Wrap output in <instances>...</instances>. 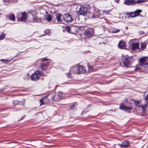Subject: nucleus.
<instances>
[{"instance_id":"obj_1","label":"nucleus","mask_w":148,"mask_h":148,"mask_svg":"<svg viewBox=\"0 0 148 148\" xmlns=\"http://www.w3.org/2000/svg\"><path fill=\"white\" fill-rule=\"evenodd\" d=\"M141 69L146 72H148V57L141 59L139 61Z\"/></svg>"},{"instance_id":"obj_2","label":"nucleus","mask_w":148,"mask_h":148,"mask_svg":"<svg viewBox=\"0 0 148 148\" xmlns=\"http://www.w3.org/2000/svg\"><path fill=\"white\" fill-rule=\"evenodd\" d=\"M94 30L92 27L88 28L85 30L84 33V34L85 36L89 38L94 36Z\"/></svg>"},{"instance_id":"obj_3","label":"nucleus","mask_w":148,"mask_h":148,"mask_svg":"<svg viewBox=\"0 0 148 148\" xmlns=\"http://www.w3.org/2000/svg\"><path fill=\"white\" fill-rule=\"evenodd\" d=\"M41 75V72L37 70L34 73L30 76L31 79L33 81H37L38 80Z\"/></svg>"},{"instance_id":"obj_4","label":"nucleus","mask_w":148,"mask_h":148,"mask_svg":"<svg viewBox=\"0 0 148 148\" xmlns=\"http://www.w3.org/2000/svg\"><path fill=\"white\" fill-rule=\"evenodd\" d=\"M63 20L68 23H71L73 20L72 15L68 13L63 15Z\"/></svg>"},{"instance_id":"obj_5","label":"nucleus","mask_w":148,"mask_h":148,"mask_svg":"<svg viewBox=\"0 0 148 148\" xmlns=\"http://www.w3.org/2000/svg\"><path fill=\"white\" fill-rule=\"evenodd\" d=\"M78 15H83L86 16L88 15L87 9L86 7H82L78 11L77 13Z\"/></svg>"},{"instance_id":"obj_6","label":"nucleus","mask_w":148,"mask_h":148,"mask_svg":"<svg viewBox=\"0 0 148 148\" xmlns=\"http://www.w3.org/2000/svg\"><path fill=\"white\" fill-rule=\"evenodd\" d=\"M74 69H77L78 70V73H84L86 72L85 67L82 65H77V66H74Z\"/></svg>"},{"instance_id":"obj_7","label":"nucleus","mask_w":148,"mask_h":148,"mask_svg":"<svg viewBox=\"0 0 148 148\" xmlns=\"http://www.w3.org/2000/svg\"><path fill=\"white\" fill-rule=\"evenodd\" d=\"M132 61L133 60L131 58H126L124 59L123 63L125 67H128L132 63Z\"/></svg>"},{"instance_id":"obj_8","label":"nucleus","mask_w":148,"mask_h":148,"mask_svg":"<svg viewBox=\"0 0 148 148\" xmlns=\"http://www.w3.org/2000/svg\"><path fill=\"white\" fill-rule=\"evenodd\" d=\"M26 100L25 99H23V101H18V100H13L12 101L13 106H15L17 105H21L23 106L25 105Z\"/></svg>"},{"instance_id":"obj_9","label":"nucleus","mask_w":148,"mask_h":148,"mask_svg":"<svg viewBox=\"0 0 148 148\" xmlns=\"http://www.w3.org/2000/svg\"><path fill=\"white\" fill-rule=\"evenodd\" d=\"M119 108L121 110H123L128 112H130V110L132 109L131 107H126L123 103L120 105Z\"/></svg>"},{"instance_id":"obj_10","label":"nucleus","mask_w":148,"mask_h":148,"mask_svg":"<svg viewBox=\"0 0 148 148\" xmlns=\"http://www.w3.org/2000/svg\"><path fill=\"white\" fill-rule=\"evenodd\" d=\"M22 17L19 18L18 16H17V18L18 21H25L27 20V14L25 12H24L21 13Z\"/></svg>"},{"instance_id":"obj_11","label":"nucleus","mask_w":148,"mask_h":148,"mask_svg":"<svg viewBox=\"0 0 148 148\" xmlns=\"http://www.w3.org/2000/svg\"><path fill=\"white\" fill-rule=\"evenodd\" d=\"M92 13L93 18H98L99 16L100 11L98 8H95L93 10Z\"/></svg>"},{"instance_id":"obj_12","label":"nucleus","mask_w":148,"mask_h":148,"mask_svg":"<svg viewBox=\"0 0 148 148\" xmlns=\"http://www.w3.org/2000/svg\"><path fill=\"white\" fill-rule=\"evenodd\" d=\"M118 145L121 148H126L130 146V143L128 141H125L121 144H119Z\"/></svg>"},{"instance_id":"obj_13","label":"nucleus","mask_w":148,"mask_h":148,"mask_svg":"<svg viewBox=\"0 0 148 148\" xmlns=\"http://www.w3.org/2000/svg\"><path fill=\"white\" fill-rule=\"evenodd\" d=\"M139 44V43L138 42L132 43L131 45V50L132 51H134L136 49H138Z\"/></svg>"},{"instance_id":"obj_14","label":"nucleus","mask_w":148,"mask_h":148,"mask_svg":"<svg viewBox=\"0 0 148 148\" xmlns=\"http://www.w3.org/2000/svg\"><path fill=\"white\" fill-rule=\"evenodd\" d=\"M124 3L127 5H135V0H125Z\"/></svg>"},{"instance_id":"obj_15","label":"nucleus","mask_w":148,"mask_h":148,"mask_svg":"<svg viewBox=\"0 0 148 148\" xmlns=\"http://www.w3.org/2000/svg\"><path fill=\"white\" fill-rule=\"evenodd\" d=\"M47 96H52L51 100L53 101H59V99L58 98L57 95L54 92L51 93L49 95H47Z\"/></svg>"},{"instance_id":"obj_16","label":"nucleus","mask_w":148,"mask_h":148,"mask_svg":"<svg viewBox=\"0 0 148 148\" xmlns=\"http://www.w3.org/2000/svg\"><path fill=\"white\" fill-rule=\"evenodd\" d=\"M118 46L121 49H125L126 47L125 42L122 40L120 41L118 44Z\"/></svg>"},{"instance_id":"obj_17","label":"nucleus","mask_w":148,"mask_h":148,"mask_svg":"<svg viewBox=\"0 0 148 148\" xmlns=\"http://www.w3.org/2000/svg\"><path fill=\"white\" fill-rule=\"evenodd\" d=\"M56 18L57 21L59 23H62V21L61 19L62 14L60 13H57L56 14Z\"/></svg>"},{"instance_id":"obj_18","label":"nucleus","mask_w":148,"mask_h":148,"mask_svg":"<svg viewBox=\"0 0 148 148\" xmlns=\"http://www.w3.org/2000/svg\"><path fill=\"white\" fill-rule=\"evenodd\" d=\"M125 14L128 18H130V17H136V15H135L134 12H127L125 13Z\"/></svg>"},{"instance_id":"obj_19","label":"nucleus","mask_w":148,"mask_h":148,"mask_svg":"<svg viewBox=\"0 0 148 148\" xmlns=\"http://www.w3.org/2000/svg\"><path fill=\"white\" fill-rule=\"evenodd\" d=\"M71 34H76L77 33V29H76V27H75V26H72L71 27Z\"/></svg>"},{"instance_id":"obj_20","label":"nucleus","mask_w":148,"mask_h":148,"mask_svg":"<svg viewBox=\"0 0 148 148\" xmlns=\"http://www.w3.org/2000/svg\"><path fill=\"white\" fill-rule=\"evenodd\" d=\"M8 17L11 21H14L15 20V17L14 14H9Z\"/></svg>"},{"instance_id":"obj_21","label":"nucleus","mask_w":148,"mask_h":148,"mask_svg":"<svg viewBox=\"0 0 148 148\" xmlns=\"http://www.w3.org/2000/svg\"><path fill=\"white\" fill-rule=\"evenodd\" d=\"M63 92L62 91H59L57 95V97L59 99V101L63 97Z\"/></svg>"},{"instance_id":"obj_22","label":"nucleus","mask_w":148,"mask_h":148,"mask_svg":"<svg viewBox=\"0 0 148 148\" xmlns=\"http://www.w3.org/2000/svg\"><path fill=\"white\" fill-rule=\"evenodd\" d=\"M44 32L45 34L40 36V37H42V36H44L45 35H49L50 33V29H46L45 30Z\"/></svg>"},{"instance_id":"obj_23","label":"nucleus","mask_w":148,"mask_h":148,"mask_svg":"<svg viewBox=\"0 0 148 148\" xmlns=\"http://www.w3.org/2000/svg\"><path fill=\"white\" fill-rule=\"evenodd\" d=\"M142 12V10L140 9H137L136 10H135L134 12L135 15H136V17L138 16L139 14L140 13Z\"/></svg>"},{"instance_id":"obj_24","label":"nucleus","mask_w":148,"mask_h":148,"mask_svg":"<svg viewBox=\"0 0 148 148\" xmlns=\"http://www.w3.org/2000/svg\"><path fill=\"white\" fill-rule=\"evenodd\" d=\"M147 0H135V5L137 4H138L147 2Z\"/></svg>"},{"instance_id":"obj_25","label":"nucleus","mask_w":148,"mask_h":148,"mask_svg":"<svg viewBox=\"0 0 148 148\" xmlns=\"http://www.w3.org/2000/svg\"><path fill=\"white\" fill-rule=\"evenodd\" d=\"M147 43L145 42H143L141 43V48L142 50H144L146 48Z\"/></svg>"},{"instance_id":"obj_26","label":"nucleus","mask_w":148,"mask_h":148,"mask_svg":"<svg viewBox=\"0 0 148 148\" xmlns=\"http://www.w3.org/2000/svg\"><path fill=\"white\" fill-rule=\"evenodd\" d=\"M41 20V18H38L37 17H33V21L35 22H39Z\"/></svg>"},{"instance_id":"obj_27","label":"nucleus","mask_w":148,"mask_h":148,"mask_svg":"<svg viewBox=\"0 0 148 148\" xmlns=\"http://www.w3.org/2000/svg\"><path fill=\"white\" fill-rule=\"evenodd\" d=\"M90 71H93L94 69L93 66L92 65H90V64H88L87 65Z\"/></svg>"},{"instance_id":"obj_28","label":"nucleus","mask_w":148,"mask_h":148,"mask_svg":"<svg viewBox=\"0 0 148 148\" xmlns=\"http://www.w3.org/2000/svg\"><path fill=\"white\" fill-rule=\"evenodd\" d=\"M47 20L49 22H50L51 20L52 16L50 14L47 15L46 17Z\"/></svg>"},{"instance_id":"obj_29","label":"nucleus","mask_w":148,"mask_h":148,"mask_svg":"<svg viewBox=\"0 0 148 148\" xmlns=\"http://www.w3.org/2000/svg\"><path fill=\"white\" fill-rule=\"evenodd\" d=\"M65 30L67 32L71 34V27L69 26H66L65 27Z\"/></svg>"},{"instance_id":"obj_30","label":"nucleus","mask_w":148,"mask_h":148,"mask_svg":"<svg viewBox=\"0 0 148 148\" xmlns=\"http://www.w3.org/2000/svg\"><path fill=\"white\" fill-rule=\"evenodd\" d=\"M41 66L42 69L46 70L48 69V67L47 65L45 64L44 63H42L41 65Z\"/></svg>"},{"instance_id":"obj_31","label":"nucleus","mask_w":148,"mask_h":148,"mask_svg":"<svg viewBox=\"0 0 148 148\" xmlns=\"http://www.w3.org/2000/svg\"><path fill=\"white\" fill-rule=\"evenodd\" d=\"M5 36V34L3 32L0 34V40H3Z\"/></svg>"},{"instance_id":"obj_32","label":"nucleus","mask_w":148,"mask_h":148,"mask_svg":"<svg viewBox=\"0 0 148 148\" xmlns=\"http://www.w3.org/2000/svg\"><path fill=\"white\" fill-rule=\"evenodd\" d=\"M0 60L5 63H6L7 62H9L11 61L10 60H7L4 59H0Z\"/></svg>"},{"instance_id":"obj_33","label":"nucleus","mask_w":148,"mask_h":148,"mask_svg":"<svg viewBox=\"0 0 148 148\" xmlns=\"http://www.w3.org/2000/svg\"><path fill=\"white\" fill-rule=\"evenodd\" d=\"M40 106H42L43 105L45 104V103L43 102V99H40Z\"/></svg>"},{"instance_id":"obj_34","label":"nucleus","mask_w":148,"mask_h":148,"mask_svg":"<svg viewBox=\"0 0 148 148\" xmlns=\"http://www.w3.org/2000/svg\"><path fill=\"white\" fill-rule=\"evenodd\" d=\"M74 66L72 68V70L74 73H78V70L76 69H74Z\"/></svg>"},{"instance_id":"obj_35","label":"nucleus","mask_w":148,"mask_h":148,"mask_svg":"<svg viewBox=\"0 0 148 148\" xmlns=\"http://www.w3.org/2000/svg\"><path fill=\"white\" fill-rule=\"evenodd\" d=\"M120 31V30L118 29H116L115 30H113L112 31V33H116Z\"/></svg>"},{"instance_id":"obj_36","label":"nucleus","mask_w":148,"mask_h":148,"mask_svg":"<svg viewBox=\"0 0 148 148\" xmlns=\"http://www.w3.org/2000/svg\"><path fill=\"white\" fill-rule=\"evenodd\" d=\"M85 27L83 26H78V28L81 30H83L84 29Z\"/></svg>"},{"instance_id":"obj_37","label":"nucleus","mask_w":148,"mask_h":148,"mask_svg":"<svg viewBox=\"0 0 148 148\" xmlns=\"http://www.w3.org/2000/svg\"><path fill=\"white\" fill-rule=\"evenodd\" d=\"M111 12V10H104L103 11V12L104 14H109Z\"/></svg>"},{"instance_id":"obj_38","label":"nucleus","mask_w":148,"mask_h":148,"mask_svg":"<svg viewBox=\"0 0 148 148\" xmlns=\"http://www.w3.org/2000/svg\"><path fill=\"white\" fill-rule=\"evenodd\" d=\"M18 0H10V3H17Z\"/></svg>"},{"instance_id":"obj_39","label":"nucleus","mask_w":148,"mask_h":148,"mask_svg":"<svg viewBox=\"0 0 148 148\" xmlns=\"http://www.w3.org/2000/svg\"><path fill=\"white\" fill-rule=\"evenodd\" d=\"M88 14L89 17L90 18H93V16H92L93 15V13L90 12H88Z\"/></svg>"},{"instance_id":"obj_40","label":"nucleus","mask_w":148,"mask_h":148,"mask_svg":"<svg viewBox=\"0 0 148 148\" xmlns=\"http://www.w3.org/2000/svg\"><path fill=\"white\" fill-rule=\"evenodd\" d=\"M75 103H73V105L71 106H70V108L71 110H73L75 107Z\"/></svg>"},{"instance_id":"obj_41","label":"nucleus","mask_w":148,"mask_h":148,"mask_svg":"<svg viewBox=\"0 0 148 148\" xmlns=\"http://www.w3.org/2000/svg\"><path fill=\"white\" fill-rule=\"evenodd\" d=\"M147 106L146 105H144L142 106V108L143 111H144L145 110Z\"/></svg>"},{"instance_id":"obj_42","label":"nucleus","mask_w":148,"mask_h":148,"mask_svg":"<svg viewBox=\"0 0 148 148\" xmlns=\"http://www.w3.org/2000/svg\"><path fill=\"white\" fill-rule=\"evenodd\" d=\"M66 74L67 75L68 77H70V75H71V69L70 70L69 72L68 73H66Z\"/></svg>"},{"instance_id":"obj_43","label":"nucleus","mask_w":148,"mask_h":148,"mask_svg":"<svg viewBox=\"0 0 148 148\" xmlns=\"http://www.w3.org/2000/svg\"><path fill=\"white\" fill-rule=\"evenodd\" d=\"M135 104V105L136 106H138V105H139L140 104V102L139 101H135L134 102Z\"/></svg>"},{"instance_id":"obj_44","label":"nucleus","mask_w":148,"mask_h":148,"mask_svg":"<svg viewBox=\"0 0 148 148\" xmlns=\"http://www.w3.org/2000/svg\"><path fill=\"white\" fill-rule=\"evenodd\" d=\"M40 60H41V61L43 62L44 61H46L48 60H49V59L45 58H41L40 59Z\"/></svg>"},{"instance_id":"obj_45","label":"nucleus","mask_w":148,"mask_h":148,"mask_svg":"<svg viewBox=\"0 0 148 148\" xmlns=\"http://www.w3.org/2000/svg\"><path fill=\"white\" fill-rule=\"evenodd\" d=\"M140 69V68L138 66H136L135 69V70L136 71H138V70Z\"/></svg>"},{"instance_id":"obj_46","label":"nucleus","mask_w":148,"mask_h":148,"mask_svg":"<svg viewBox=\"0 0 148 148\" xmlns=\"http://www.w3.org/2000/svg\"><path fill=\"white\" fill-rule=\"evenodd\" d=\"M145 99L146 100L148 101V94L145 97Z\"/></svg>"},{"instance_id":"obj_47","label":"nucleus","mask_w":148,"mask_h":148,"mask_svg":"<svg viewBox=\"0 0 148 148\" xmlns=\"http://www.w3.org/2000/svg\"><path fill=\"white\" fill-rule=\"evenodd\" d=\"M10 0H4V2L5 3L6 2H9L10 3Z\"/></svg>"},{"instance_id":"obj_48","label":"nucleus","mask_w":148,"mask_h":148,"mask_svg":"<svg viewBox=\"0 0 148 148\" xmlns=\"http://www.w3.org/2000/svg\"><path fill=\"white\" fill-rule=\"evenodd\" d=\"M49 97L50 98V99H49L50 100H51V98H52V96H47H47H46V97Z\"/></svg>"},{"instance_id":"obj_49","label":"nucleus","mask_w":148,"mask_h":148,"mask_svg":"<svg viewBox=\"0 0 148 148\" xmlns=\"http://www.w3.org/2000/svg\"><path fill=\"white\" fill-rule=\"evenodd\" d=\"M102 28L103 29V30H104V31L106 30V28H105V27L104 26H102Z\"/></svg>"},{"instance_id":"obj_50","label":"nucleus","mask_w":148,"mask_h":148,"mask_svg":"<svg viewBox=\"0 0 148 148\" xmlns=\"http://www.w3.org/2000/svg\"><path fill=\"white\" fill-rule=\"evenodd\" d=\"M99 44H105V43L103 42H99Z\"/></svg>"},{"instance_id":"obj_51","label":"nucleus","mask_w":148,"mask_h":148,"mask_svg":"<svg viewBox=\"0 0 148 148\" xmlns=\"http://www.w3.org/2000/svg\"><path fill=\"white\" fill-rule=\"evenodd\" d=\"M88 111H85V110H83L82 111V113H86L87 112H88Z\"/></svg>"},{"instance_id":"obj_52","label":"nucleus","mask_w":148,"mask_h":148,"mask_svg":"<svg viewBox=\"0 0 148 148\" xmlns=\"http://www.w3.org/2000/svg\"><path fill=\"white\" fill-rule=\"evenodd\" d=\"M42 1H43L42 0H40V1H38V2H39V3H40V2H42Z\"/></svg>"},{"instance_id":"obj_53","label":"nucleus","mask_w":148,"mask_h":148,"mask_svg":"<svg viewBox=\"0 0 148 148\" xmlns=\"http://www.w3.org/2000/svg\"><path fill=\"white\" fill-rule=\"evenodd\" d=\"M117 110L116 109H115L113 110V112H116Z\"/></svg>"},{"instance_id":"obj_54","label":"nucleus","mask_w":148,"mask_h":148,"mask_svg":"<svg viewBox=\"0 0 148 148\" xmlns=\"http://www.w3.org/2000/svg\"><path fill=\"white\" fill-rule=\"evenodd\" d=\"M110 111H112V112H113V110L112 109H111V110H109Z\"/></svg>"},{"instance_id":"obj_55","label":"nucleus","mask_w":148,"mask_h":148,"mask_svg":"<svg viewBox=\"0 0 148 148\" xmlns=\"http://www.w3.org/2000/svg\"><path fill=\"white\" fill-rule=\"evenodd\" d=\"M24 116L23 117L21 118V119L20 120H21L23 119H24Z\"/></svg>"},{"instance_id":"obj_56","label":"nucleus","mask_w":148,"mask_h":148,"mask_svg":"<svg viewBox=\"0 0 148 148\" xmlns=\"http://www.w3.org/2000/svg\"><path fill=\"white\" fill-rule=\"evenodd\" d=\"M3 91V90L1 89L0 90V93H1L2 91Z\"/></svg>"},{"instance_id":"obj_57","label":"nucleus","mask_w":148,"mask_h":148,"mask_svg":"<svg viewBox=\"0 0 148 148\" xmlns=\"http://www.w3.org/2000/svg\"><path fill=\"white\" fill-rule=\"evenodd\" d=\"M91 106V105H88L87 106V107H89V106Z\"/></svg>"},{"instance_id":"obj_58","label":"nucleus","mask_w":148,"mask_h":148,"mask_svg":"<svg viewBox=\"0 0 148 148\" xmlns=\"http://www.w3.org/2000/svg\"><path fill=\"white\" fill-rule=\"evenodd\" d=\"M42 76H45V75H44V74H42Z\"/></svg>"},{"instance_id":"obj_59","label":"nucleus","mask_w":148,"mask_h":148,"mask_svg":"<svg viewBox=\"0 0 148 148\" xmlns=\"http://www.w3.org/2000/svg\"><path fill=\"white\" fill-rule=\"evenodd\" d=\"M138 107L139 108V107H141V106H138Z\"/></svg>"}]
</instances>
